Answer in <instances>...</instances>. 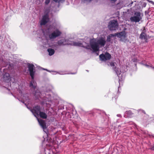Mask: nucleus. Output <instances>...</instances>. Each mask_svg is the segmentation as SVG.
Returning <instances> with one entry per match:
<instances>
[{
    "instance_id": "nucleus-29",
    "label": "nucleus",
    "mask_w": 154,
    "mask_h": 154,
    "mask_svg": "<svg viewBox=\"0 0 154 154\" xmlns=\"http://www.w3.org/2000/svg\"><path fill=\"white\" fill-rule=\"evenodd\" d=\"M72 74H74V73H72Z\"/></svg>"
},
{
    "instance_id": "nucleus-18",
    "label": "nucleus",
    "mask_w": 154,
    "mask_h": 154,
    "mask_svg": "<svg viewBox=\"0 0 154 154\" xmlns=\"http://www.w3.org/2000/svg\"><path fill=\"white\" fill-rule=\"evenodd\" d=\"M56 2H62L64 1V0H53Z\"/></svg>"
},
{
    "instance_id": "nucleus-17",
    "label": "nucleus",
    "mask_w": 154,
    "mask_h": 154,
    "mask_svg": "<svg viewBox=\"0 0 154 154\" xmlns=\"http://www.w3.org/2000/svg\"><path fill=\"white\" fill-rule=\"evenodd\" d=\"M44 43H45L44 46L46 47H48L49 46V45L48 44V39H45L43 40Z\"/></svg>"
},
{
    "instance_id": "nucleus-21",
    "label": "nucleus",
    "mask_w": 154,
    "mask_h": 154,
    "mask_svg": "<svg viewBox=\"0 0 154 154\" xmlns=\"http://www.w3.org/2000/svg\"><path fill=\"white\" fill-rule=\"evenodd\" d=\"M110 0L112 3H114L117 1V0Z\"/></svg>"
},
{
    "instance_id": "nucleus-10",
    "label": "nucleus",
    "mask_w": 154,
    "mask_h": 154,
    "mask_svg": "<svg viewBox=\"0 0 154 154\" xmlns=\"http://www.w3.org/2000/svg\"><path fill=\"white\" fill-rule=\"evenodd\" d=\"M100 60L102 61H105L109 60L111 57V55L106 52L105 54H102L99 56Z\"/></svg>"
},
{
    "instance_id": "nucleus-22",
    "label": "nucleus",
    "mask_w": 154,
    "mask_h": 154,
    "mask_svg": "<svg viewBox=\"0 0 154 154\" xmlns=\"http://www.w3.org/2000/svg\"><path fill=\"white\" fill-rule=\"evenodd\" d=\"M149 2L151 3H152L153 5H154V2L151 1H149V0H147Z\"/></svg>"
},
{
    "instance_id": "nucleus-19",
    "label": "nucleus",
    "mask_w": 154,
    "mask_h": 154,
    "mask_svg": "<svg viewBox=\"0 0 154 154\" xmlns=\"http://www.w3.org/2000/svg\"><path fill=\"white\" fill-rule=\"evenodd\" d=\"M50 0H45V3L46 4H48L50 2Z\"/></svg>"
},
{
    "instance_id": "nucleus-12",
    "label": "nucleus",
    "mask_w": 154,
    "mask_h": 154,
    "mask_svg": "<svg viewBox=\"0 0 154 154\" xmlns=\"http://www.w3.org/2000/svg\"><path fill=\"white\" fill-rule=\"evenodd\" d=\"M146 30L145 27L143 28L141 34L140 35V38L141 39L146 40L147 39V36L145 33Z\"/></svg>"
},
{
    "instance_id": "nucleus-3",
    "label": "nucleus",
    "mask_w": 154,
    "mask_h": 154,
    "mask_svg": "<svg viewBox=\"0 0 154 154\" xmlns=\"http://www.w3.org/2000/svg\"><path fill=\"white\" fill-rule=\"evenodd\" d=\"M27 65L30 75L32 80L30 82V87L32 89L35 90L36 89H37V88L36 83L33 80L35 72V67L34 65L32 64L28 63Z\"/></svg>"
},
{
    "instance_id": "nucleus-23",
    "label": "nucleus",
    "mask_w": 154,
    "mask_h": 154,
    "mask_svg": "<svg viewBox=\"0 0 154 154\" xmlns=\"http://www.w3.org/2000/svg\"><path fill=\"white\" fill-rule=\"evenodd\" d=\"M145 66H146V67H150L148 65H147V64H145L144 65Z\"/></svg>"
},
{
    "instance_id": "nucleus-9",
    "label": "nucleus",
    "mask_w": 154,
    "mask_h": 154,
    "mask_svg": "<svg viewBox=\"0 0 154 154\" xmlns=\"http://www.w3.org/2000/svg\"><path fill=\"white\" fill-rule=\"evenodd\" d=\"M61 34V32L58 30L57 29L54 31L51 34H49V37L51 39H54L60 36Z\"/></svg>"
},
{
    "instance_id": "nucleus-14",
    "label": "nucleus",
    "mask_w": 154,
    "mask_h": 154,
    "mask_svg": "<svg viewBox=\"0 0 154 154\" xmlns=\"http://www.w3.org/2000/svg\"><path fill=\"white\" fill-rule=\"evenodd\" d=\"M115 36L114 34H111L109 35L108 36L107 38V41L108 42H110L111 41V39L113 38V39H114L115 38Z\"/></svg>"
},
{
    "instance_id": "nucleus-20",
    "label": "nucleus",
    "mask_w": 154,
    "mask_h": 154,
    "mask_svg": "<svg viewBox=\"0 0 154 154\" xmlns=\"http://www.w3.org/2000/svg\"><path fill=\"white\" fill-rule=\"evenodd\" d=\"M84 2H89L91 0H82Z\"/></svg>"
},
{
    "instance_id": "nucleus-5",
    "label": "nucleus",
    "mask_w": 154,
    "mask_h": 154,
    "mask_svg": "<svg viewBox=\"0 0 154 154\" xmlns=\"http://www.w3.org/2000/svg\"><path fill=\"white\" fill-rule=\"evenodd\" d=\"M18 96L19 100L21 101L23 103L29 102V99L27 94L24 93L23 94L22 91H20Z\"/></svg>"
},
{
    "instance_id": "nucleus-2",
    "label": "nucleus",
    "mask_w": 154,
    "mask_h": 154,
    "mask_svg": "<svg viewBox=\"0 0 154 154\" xmlns=\"http://www.w3.org/2000/svg\"><path fill=\"white\" fill-rule=\"evenodd\" d=\"M30 110L35 116L37 118L38 122L42 128L44 129L46 128V124L45 121L41 119H39L37 118L39 115L43 119H45L47 117V115L45 112H40V106H35Z\"/></svg>"
},
{
    "instance_id": "nucleus-8",
    "label": "nucleus",
    "mask_w": 154,
    "mask_h": 154,
    "mask_svg": "<svg viewBox=\"0 0 154 154\" xmlns=\"http://www.w3.org/2000/svg\"><path fill=\"white\" fill-rule=\"evenodd\" d=\"M126 32L125 31H122L119 33H114L115 36H117L120 38V40L122 42H125L126 41Z\"/></svg>"
},
{
    "instance_id": "nucleus-16",
    "label": "nucleus",
    "mask_w": 154,
    "mask_h": 154,
    "mask_svg": "<svg viewBox=\"0 0 154 154\" xmlns=\"http://www.w3.org/2000/svg\"><path fill=\"white\" fill-rule=\"evenodd\" d=\"M4 78L6 80H8L10 79V77L9 74L5 73L3 76Z\"/></svg>"
},
{
    "instance_id": "nucleus-28",
    "label": "nucleus",
    "mask_w": 154,
    "mask_h": 154,
    "mask_svg": "<svg viewBox=\"0 0 154 154\" xmlns=\"http://www.w3.org/2000/svg\"><path fill=\"white\" fill-rule=\"evenodd\" d=\"M120 80L119 79V83L120 82Z\"/></svg>"
},
{
    "instance_id": "nucleus-24",
    "label": "nucleus",
    "mask_w": 154,
    "mask_h": 154,
    "mask_svg": "<svg viewBox=\"0 0 154 154\" xmlns=\"http://www.w3.org/2000/svg\"><path fill=\"white\" fill-rule=\"evenodd\" d=\"M117 116L119 117H121V115L120 114H118Z\"/></svg>"
},
{
    "instance_id": "nucleus-1",
    "label": "nucleus",
    "mask_w": 154,
    "mask_h": 154,
    "mask_svg": "<svg viewBox=\"0 0 154 154\" xmlns=\"http://www.w3.org/2000/svg\"><path fill=\"white\" fill-rule=\"evenodd\" d=\"M105 39L104 38L101 37L97 39H92L90 41V45L85 42L82 43L83 45H86V47H83L88 49H90L94 52L98 51L100 47L104 46L106 43Z\"/></svg>"
},
{
    "instance_id": "nucleus-4",
    "label": "nucleus",
    "mask_w": 154,
    "mask_h": 154,
    "mask_svg": "<svg viewBox=\"0 0 154 154\" xmlns=\"http://www.w3.org/2000/svg\"><path fill=\"white\" fill-rule=\"evenodd\" d=\"M58 44L60 45H70L79 47H86V45H83V44H82V43L80 42H71L65 39L60 40L58 42Z\"/></svg>"
},
{
    "instance_id": "nucleus-15",
    "label": "nucleus",
    "mask_w": 154,
    "mask_h": 154,
    "mask_svg": "<svg viewBox=\"0 0 154 154\" xmlns=\"http://www.w3.org/2000/svg\"><path fill=\"white\" fill-rule=\"evenodd\" d=\"M48 51L49 53V55L50 56L53 55L54 53V50L51 48L48 49Z\"/></svg>"
},
{
    "instance_id": "nucleus-7",
    "label": "nucleus",
    "mask_w": 154,
    "mask_h": 154,
    "mask_svg": "<svg viewBox=\"0 0 154 154\" xmlns=\"http://www.w3.org/2000/svg\"><path fill=\"white\" fill-rule=\"evenodd\" d=\"M118 23L117 21L116 20L110 21L108 25V27L110 30H115L118 28Z\"/></svg>"
},
{
    "instance_id": "nucleus-13",
    "label": "nucleus",
    "mask_w": 154,
    "mask_h": 154,
    "mask_svg": "<svg viewBox=\"0 0 154 154\" xmlns=\"http://www.w3.org/2000/svg\"><path fill=\"white\" fill-rule=\"evenodd\" d=\"M110 65L112 67L113 69H114L117 75L119 76V77H120V75L121 74L120 71L118 69H117L116 67H114L115 66L114 63L113 62H111L110 63Z\"/></svg>"
},
{
    "instance_id": "nucleus-27",
    "label": "nucleus",
    "mask_w": 154,
    "mask_h": 154,
    "mask_svg": "<svg viewBox=\"0 0 154 154\" xmlns=\"http://www.w3.org/2000/svg\"><path fill=\"white\" fill-rule=\"evenodd\" d=\"M44 69V70H47V71H48V70L46 69Z\"/></svg>"
},
{
    "instance_id": "nucleus-6",
    "label": "nucleus",
    "mask_w": 154,
    "mask_h": 154,
    "mask_svg": "<svg viewBox=\"0 0 154 154\" xmlns=\"http://www.w3.org/2000/svg\"><path fill=\"white\" fill-rule=\"evenodd\" d=\"M140 13L139 12H135L134 16L131 17L130 20L132 22L135 23L139 22L142 19Z\"/></svg>"
},
{
    "instance_id": "nucleus-25",
    "label": "nucleus",
    "mask_w": 154,
    "mask_h": 154,
    "mask_svg": "<svg viewBox=\"0 0 154 154\" xmlns=\"http://www.w3.org/2000/svg\"><path fill=\"white\" fill-rule=\"evenodd\" d=\"M37 92H35V96H36V95H37Z\"/></svg>"
},
{
    "instance_id": "nucleus-11",
    "label": "nucleus",
    "mask_w": 154,
    "mask_h": 154,
    "mask_svg": "<svg viewBox=\"0 0 154 154\" xmlns=\"http://www.w3.org/2000/svg\"><path fill=\"white\" fill-rule=\"evenodd\" d=\"M49 20L48 17V14L44 15L41 21L40 24L41 25H45Z\"/></svg>"
},
{
    "instance_id": "nucleus-26",
    "label": "nucleus",
    "mask_w": 154,
    "mask_h": 154,
    "mask_svg": "<svg viewBox=\"0 0 154 154\" xmlns=\"http://www.w3.org/2000/svg\"><path fill=\"white\" fill-rule=\"evenodd\" d=\"M151 149L152 150H154V147H152Z\"/></svg>"
}]
</instances>
